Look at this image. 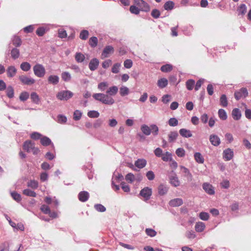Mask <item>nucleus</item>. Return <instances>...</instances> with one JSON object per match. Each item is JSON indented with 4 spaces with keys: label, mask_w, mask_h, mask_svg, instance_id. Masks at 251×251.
Returning a JSON list of instances; mask_svg holds the SVG:
<instances>
[{
    "label": "nucleus",
    "mask_w": 251,
    "mask_h": 251,
    "mask_svg": "<svg viewBox=\"0 0 251 251\" xmlns=\"http://www.w3.org/2000/svg\"><path fill=\"white\" fill-rule=\"evenodd\" d=\"M93 97L102 103L107 105H112L115 102L114 100L109 95L103 93H96Z\"/></svg>",
    "instance_id": "nucleus-1"
},
{
    "label": "nucleus",
    "mask_w": 251,
    "mask_h": 251,
    "mask_svg": "<svg viewBox=\"0 0 251 251\" xmlns=\"http://www.w3.org/2000/svg\"><path fill=\"white\" fill-rule=\"evenodd\" d=\"M23 149L27 152H32L33 154H37L40 151L39 149L35 146V143L30 140L25 141L23 144Z\"/></svg>",
    "instance_id": "nucleus-2"
},
{
    "label": "nucleus",
    "mask_w": 251,
    "mask_h": 251,
    "mask_svg": "<svg viewBox=\"0 0 251 251\" xmlns=\"http://www.w3.org/2000/svg\"><path fill=\"white\" fill-rule=\"evenodd\" d=\"M134 4L138 6L140 11L148 12L150 9L149 5L143 0H133Z\"/></svg>",
    "instance_id": "nucleus-3"
},
{
    "label": "nucleus",
    "mask_w": 251,
    "mask_h": 251,
    "mask_svg": "<svg viewBox=\"0 0 251 251\" xmlns=\"http://www.w3.org/2000/svg\"><path fill=\"white\" fill-rule=\"evenodd\" d=\"M33 70L35 75L39 77H42L45 75V69L41 64L35 65L33 67Z\"/></svg>",
    "instance_id": "nucleus-4"
},
{
    "label": "nucleus",
    "mask_w": 251,
    "mask_h": 251,
    "mask_svg": "<svg viewBox=\"0 0 251 251\" xmlns=\"http://www.w3.org/2000/svg\"><path fill=\"white\" fill-rule=\"evenodd\" d=\"M73 96V93L68 90L62 91L58 93L56 97L58 100H67L71 98Z\"/></svg>",
    "instance_id": "nucleus-5"
},
{
    "label": "nucleus",
    "mask_w": 251,
    "mask_h": 251,
    "mask_svg": "<svg viewBox=\"0 0 251 251\" xmlns=\"http://www.w3.org/2000/svg\"><path fill=\"white\" fill-rule=\"evenodd\" d=\"M140 195L145 201H147L152 195V189L148 187H145L140 191Z\"/></svg>",
    "instance_id": "nucleus-6"
},
{
    "label": "nucleus",
    "mask_w": 251,
    "mask_h": 251,
    "mask_svg": "<svg viewBox=\"0 0 251 251\" xmlns=\"http://www.w3.org/2000/svg\"><path fill=\"white\" fill-rule=\"evenodd\" d=\"M19 79L23 84L30 85L34 84L35 82L34 79L28 77L26 75H21L19 77Z\"/></svg>",
    "instance_id": "nucleus-7"
},
{
    "label": "nucleus",
    "mask_w": 251,
    "mask_h": 251,
    "mask_svg": "<svg viewBox=\"0 0 251 251\" xmlns=\"http://www.w3.org/2000/svg\"><path fill=\"white\" fill-rule=\"evenodd\" d=\"M248 95V92L246 88H242L234 93V97L237 100H239L242 98H246Z\"/></svg>",
    "instance_id": "nucleus-8"
},
{
    "label": "nucleus",
    "mask_w": 251,
    "mask_h": 251,
    "mask_svg": "<svg viewBox=\"0 0 251 251\" xmlns=\"http://www.w3.org/2000/svg\"><path fill=\"white\" fill-rule=\"evenodd\" d=\"M202 188L207 194L210 195H213L215 194L214 187L209 183H203L202 184Z\"/></svg>",
    "instance_id": "nucleus-9"
},
{
    "label": "nucleus",
    "mask_w": 251,
    "mask_h": 251,
    "mask_svg": "<svg viewBox=\"0 0 251 251\" xmlns=\"http://www.w3.org/2000/svg\"><path fill=\"white\" fill-rule=\"evenodd\" d=\"M233 150L228 148L224 151L223 156L225 160L229 161L233 158Z\"/></svg>",
    "instance_id": "nucleus-10"
},
{
    "label": "nucleus",
    "mask_w": 251,
    "mask_h": 251,
    "mask_svg": "<svg viewBox=\"0 0 251 251\" xmlns=\"http://www.w3.org/2000/svg\"><path fill=\"white\" fill-rule=\"evenodd\" d=\"M114 48L111 46H106L101 55V59H104L108 57L109 54L114 52Z\"/></svg>",
    "instance_id": "nucleus-11"
},
{
    "label": "nucleus",
    "mask_w": 251,
    "mask_h": 251,
    "mask_svg": "<svg viewBox=\"0 0 251 251\" xmlns=\"http://www.w3.org/2000/svg\"><path fill=\"white\" fill-rule=\"evenodd\" d=\"M78 198L80 201L85 202L89 198V194L87 191H81L78 194Z\"/></svg>",
    "instance_id": "nucleus-12"
},
{
    "label": "nucleus",
    "mask_w": 251,
    "mask_h": 251,
    "mask_svg": "<svg viewBox=\"0 0 251 251\" xmlns=\"http://www.w3.org/2000/svg\"><path fill=\"white\" fill-rule=\"evenodd\" d=\"M209 140L211 144L214 146H219L221 143L219 137L217 135L214 134H212L210 136Z\"/></svg>",
    "instance_id": "nucleus-13"
},
{
    "label": "nucleus",
    "mask_w": 251,
    "mask_h": 251,
    "mask_svg": "<svg viewBox=\"0 0 251 251\" xmlns=\"http://www.w3.org/2000/svg\"><path fill=\"white\" fill-rule=\"evenodd\" d=\"M180 169L182 172L184 174V176L188 177V180L190 181H192L193 176L189 170L183 166H180Z\"/></svg>",
    "instance_id": "nucleus-14"
},
{
    "label": "nucleus",
    "mask_w": 251,
    "mask_h": 251,
    "mask_svg": "<svg viewBox=\"0 0 251 251\" xmlns=\"http://www.w3.org/2000/svg\"><path fill=\"white\" fill-rule=\"evenodd\" d=\"M99 64V61L97 58H94L92 59L89 64V68L91 71H94L98 67Z\"/></svg>",
    "instance_id": "nucleus-15"
},
{
    "label": "nucleus",
    "mask_w": 251,
    "mask_h": 251,
    "mask_svg": "<svg viewBox=\"0 0 251 251\" xmlns=\"http://www.w3.org/2000/svg\"><path fill=\"white\" fill-rule=\"evenodd\" d=\"M183 203V201L181 199L176 198L172 200L169 202L170 206L173 207L179 206L182 205Z\"/></svg>",
    "instance_id": "nucleus-16"
},
{
    "label": "nucleus",
    "mask_w": 251,
    "mask_h": 251,
    "mask_svg": "<svg viewBox=\"0 0 251 251\" xmlns=\"http://www.w3.org/2000/svg\"><path fill=\"white\" fill-rule=\"evenodd\" d=\"M6 73L8 77H12L15 75L17 73V69L14 66H11L8 67Z\"/></svg>",
    "instance_id": "nucleus-17"
},
{
    "label": "nucleus",
    "mask_w": 251,
    "mask_h": 251,
    "mask_svg": "<svg viewBox=\"0 0 251 251\" xmlns=\"http://www.w3.org/2000/svg\"><path fill=\"white\" fill-rule=\"evenodd\" d=\"M147 161L144 159H138L135 162V166L139 169H142L146 166Z\"/></svg>",
    "instance_id": "nucleus-18"
},
{
    "label": "nucleus",
    "mask_w": 251,
    "mask_h": 251,
    "mask_svg": "<svg viewBox=\"0 0 251 251\" xmlns=\"http://www.w3.org/2000/svg\"><path fill=\"white\" fill-rule=\"evenodd\" d=\"M231 115L235 120H239L241 117V113L238 108H234L232 110Z\"/></svg>",
    "instance_id": "nucleus-19"
},
{
    "label": "nucleus",
    "mask_w": 251,
    "mask_h": 251,
    "mask_svg": "<svg viewBox=\"0 0 251 251\" xmlns=\"http://www.w3.org/2000/svg\"><path fill=\"white\" fill-rule=\"evenodd\" d=\"M118 91V87H117L116 86H113L112 87H109L106 91V93L107 95L111 97V96H114L116 95Z\"/></svg>",
    "instance_id": "nucleus-20"
},
{
    "label": "nucleus",
    "mask_w": 251,
    "mask_h": 251,
    "mask_svg": "<svg viewBox=\"0 0 251 251\" xmlns=\"http://www.w3.org/2000/svg\"><path fill=\"white\" fill-rule=\"evenodd\" d=\"M168 84V80L166 78H162L158 79L157 81V86L160 88H164L166 87Z\"/></svg>",
    "instance_id": "nucleus-21"
},
{
    "label": "nucleus",
    "mask_w": 251,
    "mask_h": 251,
    "mask_svg": "<svg viewBox=\"0 0 251 251\" xmlns=\"http://www.w3.org/2000/svg\"><path fill=\"white\" fill-rule=\"evenodd\" d=\"M170 183L175 187H177L180 185V181L176 175L171 176L170 178Z\"/></svg>",
    "instance_id": "nucleus-22"
},
{
    "label": "nucleus",
    "mask_w": 251,
    "mask_h": 251,
    "mask_svg": "<svg viewBox=\"0 0 251 251\" xmlns=\"http://www.w3.org/2000/svg\"><path fill=\"white\" fill-rule=\"evenodd\" d=\"M180 134L184 137L188 138L192 136V134L190 130L185 128H181L179 130Z\"/></svg>",
    "instance_id": "nucleus-23"
},
{
    "label": "nucleus",
    "mask_w": 251,
    "mask_h": 251,
    "mask_svg": "<svg viewBox=\"0 0 251 251\" xmlns=\"http://www.w3.org/2000/svg\"><path fill=\"white\" fill-rule=\"evenodd\" d=\"M27 187L32 189H36L39 186V183L35 180H30L27 182Z\"/></svg>",
    "instance_id": "nucleus-24"
},
{
    "label": "nucleus",
    "mask_w": 251,
    "mask_h": 251,
    "mask_svg": "<svg viewBox=\"0 0 251 251\" xmlns=\"http://www.w3.org/2000/svg\"><path fill=\"white\" fill-rule=\"evenodd\" d=\"M194 158L195 161L200 164H202L203 163L204 161V158L203 156L201 155V154L200 152H196L194 154Z\"/></svg>",
    "instance_id": "nucleus-25"
},
{
    "label": "nucleus",
    "mask_w": 251,
    "mask_h": 251,
    "mask_svg": "<svg viewBox=\"0 0 251 251\" xmlns=\"http://www.w3.org/2000/svg\"><path fill=\"white\" fill-rule=\"evenodd\" d=\"M168 187L163 184H160L158 187V192L160 195H164L168 192Z\"/></svg>",
    "instance_id": "nucleus-26"
},
{
    "label": "nucleus",
    "mask_w": 251,
    "mask_h": 251,
    "mask_svg": "<svg viewBox=\"0 0 251 251\" xmlns=\"http://www.w3.org/2000/svg\"><path fill=\"white\" fill-rule=\"evenodd\" d=\"M205 227V224L202 222H198L195 225V230L196 231L201 232L203 231Z\"/></svg>",
    "instance_id": "nucleus-27"
},
{
    "label": "nucleus",
    "mask_w": 251,
    "mask_h": 251,
    "mask_svg": "<svg viewBox=\"0 0 251 251\" xmlns=\"http://www.w3.org/2000/svg\"><path fill=\"white\" fill-rule=\"evenodd\" d=\"M173 66L169 64H167L164 65H163L161 68L160 70L164 73H168L171 72L173 70Z\"/></svg>",
    "instance_id": "nucleus-28"
},
{
    "label": "nucleus",
    "mask_w": 251,
    "mask_h": 251,
    "mask_svg": "<svg viewBox=\"0 0 251 251\" xmlns=\"http://www.w3.org/2000/svg\"><path fill=\"white\" fill-rule=\"evenodd\" d=\"M23 194L26 196L36 197L37 196L36 193L29 189H26L23 190Z\"/></svg>",
    "instance_id": "nucleus-29"
},
{
    "label": "nucleus",
    "mask_w": 251,
    "mask_h": 251,
    "mask_svg": "<svg viewBox=\"0 0 251 251\" xmlns=\"http://www.w3.org/2000/svg\"><path fill=\"white\" fill-rule=\"evenodd\" d=\"M119 92L121 96L124 97L127 96L129 94V90L127 87L123 86L120 88Z\"/></svg>",
    "instance_id": "nucleus-30"
},
{
    "label": "nucleus",
    "mask_w": 251,
    "mask_h": 251,
    "mask_svg": "<svg viewBox=\"0 0 251 251\" xmlns=\"http://www.w3.org/2000/svg\"><path fill=\"white\" fill-rule=\"evenodd\" d=\"M30 99L32 102L36 104H38L40 101L39 97L36 92L31 93L30 95Z\"/></svg>",
    "instance_id": "nucleus-31"
},
{
    "label": "nucleus",
    "mask_w": 251,
    "mask_h": 251,
    "mask_svg": "<svg viewBox=\"0 0 251 251\" xmlns=\"http://www.w3.org/2000/svg\"><path fill=\"white\" fill-rule=\"evenodd\" d=\"M141 130L142 132L146 135H149L151 133L150 126H149L147 125H142L141 127Z\"/></svg>",
    "instance_id": "nucleus-32"
},
{
    "label": "nucleus",
    "mask_w": 251,
    "mask_h": 251,
    "mask_svg": "<svg viewBox=\"0 0 251 251\" xmlns=\"http://www.w3.org/2000/svg\"><path fill=\"white\" fill-rule=\"evenodd\" d=\"M239 15H244L247 12V6L245 4H241L237 9Z\"/></svg>",
    "instance_id": "nucleus-33"
},
{
    "label": "nucleus",
    "mask_w": 251,
    "mask_h": 251,
    "mask_svg": "<svg viewBox=\"0 0 251 251\" xmlns=\"http://www.w3.org/2000/svg\"><path fill=\"white\" fill-rule=\"evenodd\" d=\"M49 82L53 84H56L59 82V77L57 75H50L48 78Z\"/></svg>",
    "instance_id": "nucleus-34"
},
{
    "label": "nucleus",
    "mask_w": 251,
    "mask_h": 251,
    "mask_svg": "<svg viewBox=\"0 0 251 251\" xmlns=\"http://www.w3.org/2000/svg\"><path fill=\"white\" fill-rule=\"evenodd\" d=\"M85 58L84 55L80 52H77L75 55V59L77 62H82Z\"/></svg>",
    "instance_id": "nucleus-35"
},
{
    "label": "nucleus",
    "mask_w": 251,
    "mask_h": 251,
    "mask_svg": "<svg viewBox=\"0 0 251 251\" xmlns=\"http://www.w3.org/2000/svg\"><path fill=\"white\" fill-rule=\"evenodd\" d=\"M220 104L223 107H226L228 104L226 96L222 95L220 99Z\"/></svg>",
    "instance_id": "nucleus-36"
},
{
    "label": "nucleus",
    "mask_w": 251,
    "mask_h": 251,
    "mask_svg": "<svg viewBox=\"0 0 251 251\" xmlns=\"http://www.w3.org/2000/svg\"><path fill=\"white\" fill-rule=\"evenodd\" d=\"M20 68L23 71L27 72L31 69V65L29 63L25 62L21 64Z\"/></svg>",
    "instance_id": "nucleus-37"
},
{
    "label": "nucleus",
    "mask_w": 251,
    "mask_h": 251,
    "mask_svg": "<svg viewBox=\"0 0 251 251\" xmlns=\"http://www.w3.org/2000/svg\"><path fill=\"white\" fill-rule=\"evenodd\" d=\"M40 142L41 144L44 146H48L51 143L50 139L47 137H43L41 138Z\"/></svg>",
    "instance_id": "nucleus-38"
},
{
    "label": "nucleus",
    "mask_w": 251,
    "mask_h": 251,
    "mask_svg": "<svg viewBox=\"0 0 251 251\" xmlns=\"http://www.w3.org/2000/svg\"><path fill=\"white\" fill-rule=\"evenodd\" d=\"M11 57L16 59L19 58L20 56V50L17 48H13L11 51Z\"/></svg>",
    "instance_id": "nucleus-39"
},
{
    "label": "nucleus",
    "mask_w": 251,
    "mask_h": 251,
    "mask_svg": "<svg viewBox=\"0 0 251 251\" xmlns=\"http://www.w3.org/2000/svg\"><path fill=\"white\" fill-rule=\"evenodd\" d=\"M177 136H178V133L176 131L171 132L168 135L169 141L170 142H173L176 139Z\"/></svg>",
    "instance_id": "nucleus-40"
},
{
    "label": "nucleus",
    "mask_w": 251,
    "mask_h": 251,
    "mask_svg": "<svg viewBox=\"0 0 251 251\" xmlns=\"http://www.w3.org/2000/svg\"><path fill=\"white\" fill-rule=\"evenodd\" d=\"M218 116L222 120H226L227 119L226 113L225 110L220 109L218 111Z\"/></svg>",
    "instance_id": "nucleus-41"
},
{
    "label": "nucleus",
    "mask_w": 251,
    "mask_h": 251,
    "mask_svg": "<svg viewBox=\"0 0 251 251\" xmlns=\"http://www.w3.org/2000/svg\"><path fill=\"white\" fill-rule=\"evenodd\" d=\"M195 81L193 79H189L186 82V86L188 90H192L195 85Z\"/></svg>",
    "instance_id": "nucleus-42"
},
{
    "label": "nucleus",
    "mask_w": 251,
    "mask_h": 251,
    "mask_svg": "<svg viewBox=\"0 0 251 251\" xmlns=\"http://www.w3.org/2000/svg\"><path fill=\"white\" fill-rule=\"evenodd\" d=\"M62 79L65 81H69L71 79V75L67 72H63L61 74Z\"/></svg>",
    "instance_id": "nucleus-43"
},
{
    "label": "nucleus",
    "mask_w": 251,
    "mask_h": 251,
    "mask_svg": "<svg viewBox=\"0 0 251 251\" xmlns=\"http://www.w3.org/2000/svg\"><path fill=\"white\" fill-rule=\"evenodd\" d=\"M6 92L8 98H12L14 97V89L11 86H8Z\"/></svg>",
    "instance_id": "nucleus-44"
},
{
    "label": "nucleus",
    "mask_w": 251,
    "mask_h": 251,
    "mask_svg": "<svg viewBox=\"0 0 251 251\" xmlns=\"http://www.w3.org/2000/svg\"><path fill=\"white\" fill-rule=\"evenodd\" d=\"M89 45L92 47H95L98 44V39L96 37L93 36L91 37L89 40Z\"/></svg>",
    "instance_id": "nucleus-45"
},
{
    "label": "nucleus",
    "mask_w": 251,
    "mask_h": 251,
    "mask_svg": "<svg viewBox=\"0 0 251 251\" xmlns=\"http://www.w3.org/2000/svg\"><path fill=\"white\" fill-rule=\"evenodd\" d=\"M174 7V3L172 1H167L164 5V8L166 10H172Z\"/></svg>",
    "instance_id": "nucleus-46"
},
{
    "label": "nucleus",
    "mask_w": 251,
    "mask_h": 251,
    "mask_svg": "<svg viewBox=\"0 0 251 251\" xmlns=\"http://www.w3.org/2000/svg\"><path fill=\"white\" fill-rule=\"evenodd\" d=\"M129 11L132 14L138 15L139 14L140 10L134 4L130 6Z\"/></svg>",
    "instance_id": "nucleus-47"
},
{
    "label": "nucleus",
    "mask_w": 251,
    "mask_h": 251,
    "mask_svg": "<svg viewBox=\"0 0 251 251\" xmlns=\"http://www.w3.org/2000/svg\"><path fill=\"white\" fill-rule=\"evenodd\" d=\"M87 115L90 118H95L99 117L100 116V114L97 111L92 110V111H89L88 112Z\"/></svg>",
    "instance_id": "nucleus-48"
},
{
    "label": "nucleus",
    "mask_w": 251,
    "mask_h": 251,
    "mask_svg": "<svg viewBox=\"0 0 251 251\" xmlns=\"http://www.w3.org/2000/svg\"><path fill=\"white\" fill-rule=\"evenodd\" d=\"M125 179L128 182L132 183L135 179V176L133 174L128 173L126 176Z\"/></svg>",
    "instance_id": "nucleus-49"
},
{
    "label": "nucleus",
    "mask_w": 251,
    "mask_h": 251,
    "mask_svg": "<svg viewBox=\"0 0 251 251\" xmlns=\"http://www.w3.org/2000/svg\"><path fill=\"white\" fill-rule=\"evenodd\" d=\"M13 44L16 47H20L22 44L21 38L18 36H15L12 41Z\"/></svg>",
    "instance_id": "nucleus-50"
},
{
    "label": "nucleus",
    "mask_w": 251,
    "mask_h": 251,
    "mask_svg": "<svg viewBox=\"0 0 251 251\" xmlns=\"http://www.w3.org/2000/svg\"><path fill=\"white\" fill-rule=\"evenodd\" d=\"M171 156H172V154L170 152L167 151L165 153L162 154V155L161 156V158H162V159L164 161L167 162V161H168L169 160H171Z\"/></svg>",
    "instance_id": "nucleus-51"
},
{
    "label": "nucleus",
    "mask_w": 251,
    "mask_h": 251,
    "mask_svg": "<svg viewBox=\"0 0 251 251\" xmlns=\"http://www.w3.org/2000/svg\"><path fill=\"white\" fill-rule=\"evenodd\" d=\"M108 84L106 82H102L100 83L98 85V89L101 91H104L105 90L106 88L108 87Z\"/></svg>",
    "instance_id": "nucleus-52"
},
{
    "label": "nucleus",
    "mask_w": 251,
    "mask_h": 251,
    "mask_svg": "<svg viewBox=\"0 0 251 251\" xmlns=\"http://www.w3.org/2000/svg\"><path fill=\"white\" fill-rule=\"evenodd\" d=\"M88 35H89L88 31H87L86 30H83L82 31H81V32L80 33L79 37L81 39L85 40L88 38Z\"/></svg>",
    "instance_id": "nucleus-53"
},
{
    "label": "nucleus",
    "mask_w": 251,
    "mask_h": 251,
    "mask_svg": "<svg viewBox=\"0 0 251 251\" xmlns=\"http://www.w3.org/2000/svg\"><path fill=\"white\" fill-rule=\"evenodd\" d=\"M40 209L44 213L46 214H50V207L47 205H42L40 208Z\"/></svg>",
    "instance_id": "nucleus-54"
},
{
    "label": "nucleus",
    "mask_w": 251,
    "mask_h": 251,
    "mask_svg": "<svg viewBox=\"0 0 251 251\" xmlns=\"http://www.w3.org/2000/svg\"><path fill=\"white\" fill-rule=\"evenodd\" d=\"M178 121L175 118H172L169 119L168 121V124L169 126H175L178 125Z\"/></svg>",
    "instance_id": "nucleus-55"
},
{
    "label": "nucleus",
    "mask_w": 251,
    "mask_h": 251,
    "mask_svg": "<svg viewBox=\"0 0 251 251\" xmlns=\"http://www.w3.org/2000/svg\"><path fill=\"white\" fill-rule=\"evenodd\" d=\"M74 119L75 121L80 119L82 116V113L79 110H76L74 113Z\"/></svg>",
    "instance_id": "nucleus-56"
},
{
    "label": "nucleus",
    "mask_w": 251,
    "mask_h": 251,
    "mask_svg": "<svg viewBox=\"0 0 251 251\" xmlns=\"http://www.w3.org/2000/svg\"><path fill=\"white\" fill-rule=\"evenodd\" d=\"M151 132H152L154 135H156L158 133V127L155 125H151L150 126Z\"/></svg>",
    "instance_id": "nucleus-57"
},
{
    "label": "nucleus",
    "mask_w": 251,
    "mask_h": 251,
    "mask_svg": "<svg viewBox=\"0 0 251 251\" xmlns=\"http://www.w3.org/2000/svg\"><path fill=\"white\" fill-rule=\"evenodd\" d=\"M176 154L178 157H183L185 155V151L183 148H178L176 151Z\"/></svg>",
    "instance_id": "nucleus-58"
},
{
    "label": "nucleus",
    "mask_w": 251,
    "mask_h": 251,
    "mask_svg": "<svg viewBox=\"0 0 251 251\" xmlns=\"http://www.w3.org/2000/svg\"><path fill=\"white\" fill-rule=\"evenodd\" d=\"M20 99L22 101H25L29 98V94L27 92H22L20 95Z\"/></svg>",
    "instance_id": "nucleus-59"
},
{
    "label": "nucleus",
    "mask_w": 251,
    "mask_h": 251,
    "mask_svg": "<svg viewBox=\"0 0 251 251\" xmlns=\"http://www.w3.org/2000/svg\"><path fill=\"white\" fill-rule=\"evenodd\" d=\"M146 234L150 237H154L156 235V232L151 228H147L146 229Z\"/></svg>",
    "instance_id": "nucleus-60"
},
{
    "label": "nucleus",
    "mask_w": 251,
    "mask_h": 251,
    "mask_svg": "<svg viewBox=\"0 0 251 251\" xmlns=\"http://www.w3.org/2000/svg\"><path fill=\"white\" fill-rule=\"evenodd\" d=\"M200 218L204 221H207L209 219V214L206 212H201L199 215Z\"/></svg>",
    "instance_id": "nucleus-61"
},
{
    "label": "nucleus",
    "mask_w": 251,
    "mask_h": 251,
    "mask_svg": "<svg viewBox=\"0 0 251 251\" xmlns=\"http://www.w3.org/2000/svg\"><path fill=\"white\" fill-rule=\"evenodd\" d=\"M11 195L13 199L16 201L19 202L21 201V196L17 192H12Z\"/></svg>",
    "instance_id": "nucleus-62"
},
{
    "label": "nucleus",
    "mask_w": 251,
    "mask_h": 251,
    "mask_svg": "<svg viewBox=\"0 0 251 251\" xmlns=\"http://www.w3.org/2000/svg\"><path fill=\"white\" fill-rule=\"evenodd\" d=\"M120 66L121 64L120 63H115L112 68V72L114 74L118 73Z\"/></svg>",
    "instance_id": "nucleus-63"
},
{
    "label": "nucleus",
    "mask_w": 251,
    "mask_h": 251,
    "mask_svg": "<svg viewBox=\"0 0 251 251\" xmlns=\"http://www.w3.org/2000/svg\"><path fill=\"white\" fill-rule=\"evenodd\" d=\"M46 32V29L43 27H39L36 31V34L39 36H42L44 35Z\"/></svg>",
    "instance_id": "nucleus-64"
}]
</instances>
